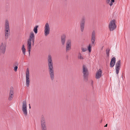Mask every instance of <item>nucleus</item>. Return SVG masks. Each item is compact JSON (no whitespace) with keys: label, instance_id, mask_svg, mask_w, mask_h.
Wrapping results in <instances>:
<instances>
[{"label":"nucleus","instance_id":"obj_34","mask_svg":"<svg viewBox=\"0 0 130 130\" xmlns=\"http://www.w3.org/2000/svg\"><path fill=\"white\" fill-rule=\"evenodd\" d=\"M107 126V124H106V125L104 126L105 127H106Z\"/></svg>","mask_w":130,"mask_h":130},{"label":"nucleus","instance_id":"obj_22","mask_svg":"<svg viewBox=\"0 0 130 130\" xmlns=\"http://www.w3.org/2000/svg\"><path fill=\"white\" fill-rule=\"evenodd\" d=\"M22 50L24 55H25L26 49L25 48L24 45V44H23L22 46Z\"/></svg>","mask_w":130,"mask_h":130},{"label":"nucleus","instance_id":"obj_27","mask_svg":"<svg viewBox=\"0 0 130 130\" xmlns=\"http://www.w3.org/2000/svg\"><path fill=\"white\" fill-rule=\"evenodd\" d=\"M10 35H5V38L6 40H7L9 38Z\"/></svg>","mask_w":130,"mask_h":130},{"label":"nucleus","instance_id":"obj_28","mask_svg":"<svg viewBox=\"0 0 130 130\" xmlns=\"http://www.w3.org/2000/svg\"><path fill=\"white\" fill-rule=\"evenodd\" d=\"M95 41L91 40V44L93 46H94L95 44Z\"/></svg>","mask_w":130,"mask_h":130},{"label":"nucleus","instance_id":"obj_9","mask_svg":"<svg viewBox=\"0 0 130 130\" xmlns=\"http://www.w3.org/2000/svg\"><path fill=\"white\" fill-rule=\"evenodd\" d=\"M22 110L24 115L25 116H27V111L26 103L25 101H23L22 102Z\"/></svg>","mask_w":130,"mask_h":130},{"label":"nucleus","instance_id":"obj_26","mask_svg":"<svg viewBox=\"0 0 130 130\" xmlns=\"http://www.w3.org/2000/svg\"><path fill=\"white\" fill-rule=\"evenodd\" d=\"M81 49L82 52H85L87 50V49L86 48L82 47Z\"/></svg>","mask_w":130,"mask_h":130},{"label":"nucleus","instance_id":"obj_23","mask_svg":"<svg viewBox=\"0 0 130 130\" xmlns=\"http://www.w3.org/2000/svg\"><path fill=\"white\" fill-rule=\"evenodd\" d=\"M110 51V49L108 48H107L106 50V54L107 56H109V52Z\"/></svg>","mask_w":130,"mask_h":130},{"label":"nucleus","instance_id":"obj_3","mask_svg":"<svg viewBox=\"0 0 130 130\" xmlns=\"http://www.w3.org/2000/svg\"><path fill=\"white\" fill-rule=\"evenodd\" d=\"M35 41V36L34 34L32 31H31L29 34V38L27 41V45L31 46V42H32V45H34Z\"/></svg>","mask_w":130,"mask_h":130},{"label":"nucleus","instance_id":"obj_1","mask_svg":"<svg viewBox=\"0 0 130 130\" xmlns=\"http://www.w3.org/2000/svg\"><path fill=\"white\" fill-rule=\"evenodd\" d=\"M47 64L49 73L51 79L52 81L54 78V71L52 58L50 54L48 55L47 57Z\"/></svg>","mask_w":130,"mask_h":130},{"label":"nucleus","instance_id":"obj_24","mask_svg":"<svg viewBox=\"0 0 130 130\" xmlns=\"http://www.w3.org/2000/svg\"><path fill=\"white\" fill-rule=\"evenodd\" d=\"M27 48L28 49L29 55H30L31 50V46L27 45Z\"/></svg>","mask_w":130,"mask_h":130},{"label":"nucleus","instance_id":"obj_18","mask_svg":"<svg viewBox=\"0 0 130 130\" xmlns=\"http://www.w3.org/2000/svg\"><path fill=\"white\" fill-rule=\"evenodd\" d=\"M95 33L94 31H93L91 34V40L95 41Z\"/></svg>","mask_w":130,"mask_h":130},{"label":"nucleus","instance_id":"obj_32","mask_svg":"<svg viewBox=\"0 0 130 130\" xmlns=\"http://www.w3.org/2000/svg\"><path fill=\"white\" fill-rule=\"evenodd\" d=\"M112 3H111L109 5H110V6H112Z\"/></svg>","mask_w":130,"mask_h":130},{"label":"nucleus","instance_id":"obj_11","mask_svg":"<svg viewBox=\"0 0 130 130\" xmlns=\"http://www.w3.org/2000/svg\"><path fill=\"white\" fill-rule=\"evenodd\" d=\"M41 129H47V126L44 118L43 117L41 118Z\"/></svg>","mask_w":130,"mask_h":130},{"label":"nucleus","instance_id":"obj_17","mask_svg":"<svg viewBox=\"0 0 130 130\" xmlns=\"http://www.w3.org/2000/svg\"><path fill=\"white\" fill-rule=\"evenodd\" d=\"M116 58L113 57L111 59L110 63V67L111 68L113 67L114 66L116 62Z\"/></svg>","mask_w":130,"mask_h":130},{"label":"nucleus","instance_id":"obj_33","mask_svg":"<svg viewBox=\"0 0 130 130\" xmlns=\"http://www.w3.org/2000/svg\"><path fill=\"white\" fill-rule=\"evenodd\" d=\"M10 33H7V34H5V35H10Z\"/></svg>","mask_w":130,"mask_h":130},{"label":"nucleus","instance_id":"obj_20","mask_svg":"<svg viewBox=\"0 0 130 130\" xmlns=\"http://www.w3.org/2000/svg\"><path fill=\"white\" fill-rule=\"evenodd\" d=\"M14 65H15V66L14 68V70L16 72L17 71V69L18 68V66L19 64L18 62H15L14 64Z\"/></svg>","mask_w":130,"mask_h":130},{"label":"nucleus","instance_id":"obj_10","mask_svg":"<svg viewBox=\"0 0 130 130\" xmlns=\"http://www.w3.org/2000/svg\"><path fill=\"white\" fill-rule=\"evenodd\" d=\"M26 86L27 87L29 86L30 79L29 77V73L28 68H27L26 73Z\"/></svg>","mask_w":130,"mask_h":130},{"label":"nucleus","instance_id":"obj_12","mask_svg":"<svg viewBox=\"0 0 130 130\" xmlns=\"http://www.w3.org/2000/svg\"><path fill=\"white\" fill-rule=\"evenodd\" d=\"M121 61L118 60L116 63L115 65V69L116 73L118 74L119 73V70L120 69Z\"/></svg>","mask_w":130,"mask_h":130},{"label":"nucleus","instance_id":"obj_29","mask_svg":"<svg viewBox=\"0 0 130 130\" xmlns=\"http://www.w3.org/2000/svg\"><path fill=\"white\" fill-rule=\"evenodd\" d=\"M110 0H106V2L107 3H109L110 2Z\"/></svg>","mask_w":130,"mask_h":130},{"label":"nucleus","instance_id":"obj_13","mask_svg":"<svg viewBox=\"0 0 130 130\" xmlns=\"http://www.w3.org/2000/svg\"><path fill=\"white\" fill-rule=\"evenodd\" d=\"M14 94V92L13 89V87H11L10 88L9 96L8 98V100L11 101L12 100Z\"/></svg>","mask_w":130,"mask_h":130},{"label":"nucleus","instance_id":"obj_25","mask_svg":"<svg viewBox=\"0 0 130 130\" xmlns=\"http://www.w3.org/2000/svg\"><path fill=\"white\" fill-rule=\"evenodd\" d=\"M91 47H92V46L90 44H89L88 47V49L89 51V52L90 53L91 52Z\"/></svg>","mask_w":130,"mask_h":130},{"label":"nucleus","instance_id":"obj_30","mask_svg":"<svg viewBox=\"0 0 130 130\" xmlns=\"http://www.w3.org/2000/svg\"><path fill=\"white\" fill-rule=\"evenodd\" d=\"M91 84L92 85L93 83V81L92 80H91L90 81Z\"/></svg>","mask_w":130,"mask_h":130},{"label":"nucleus","instance_id":"obj_21","mask_svg":"<svg viewBox=\"0 0 130 130\" xmlns=\"http://www.w3.org/2000/svg\"><path fill=\"white\" fill-rule=\"evenodd\" d=\"M38 27V25H37L35 26L33 29V31L35 32V34H37L38 32V29L37 28Z\"/></svg>","mask_w":130,"mask_h":130},{"label":"nucleus","instance_id":"obj_14","mask_svg":"<svg viewBox=\"0 0 130 130\" xmlns=\"http://www.w3.org/2000/svg\"><path fill=\"white\" fill-rule=\"evenodd\" d=\"M71 40L70 39L67 40L66 43V51L68 52L71 49Z\"/></svg>","mask_w":130,"mask_h":130},{"label":"nucleus","instance_id":"obj_2","mask_svg":"<svg viewBox=\"0 0 130 130\" xmlns=\"http://www.w3.org/2000/svg\"><path fill=\"white\" fill-rule=\"evenodd\" d=\"M82 72L84 80L87 82L88 80L89 72L87 67L84 65L83 66Z\"/></svg>","mask_w":130,"mask_h":130},{"label":"nucleus","instance_id":"obj_16","mask_svg":"<svg viewBox=\"0 0 130 130\" xmlns=\"http://www.w3.org/2000/svg\"><path fill=\"white\" fill-rule=\"evenodd\" d=\"M66 38V36L64 34L62 35L61 37V42L62 45H64L65 43Z\"/></svg>","mask_w":130,"mask_h":130},{"label":"nucleus","instance_id":"obj_19","mask_svg":"<svg viewBox=\"0 0 130 130\" xmlns=\"http://www.w3.org/2000/svg\"><path fill=\"white\" fill-rule=\"evenodd\" d=\"M78 58L79 59H84L83 57L82 56L81 53L80 52H79L78 53Z\"/></svg>","mask_w":130,"mask_h":130},{"label":"nucleus","instance_id":"obj_4","mask_svg":"<svg viewBox=\"0 0 130 130\" xmlns=\"http://www.w3.org/2000/svg\"><path fill=\"white\" fill-rule=\"evenodd\" d=\"M7 42L4 41L1 43L0 45V57H2L5 53Z\"/></svg>","mask_w":130,"mask_h":130},{"label":"nucleus","instance_id":"obj_6","mask_svg":"<svg viewBox=\"0 0 130 130\" xmlns=\"http://www.w3.org/2000/svg\"><path fill=\"white\" fill-rule=\"evenodd\" d=\"M4 34H7L10 32L9 22V20L6 19L5 20L4 23Z\"/></svg>","mask_w":130,"mask_h":130},{"label":"nucleus","instance_id":"obj_31","mask_svg":"<svg viewBox=\"0 0 130 130\" xmlns=\"http://www.w3.org/2000/svg\"><path fill=\"white\" fill-rule=\"evenodd\" d=\"M115 2V0H111V3H114Z\"/></svg>","mask_w":130,"mask_h":130},{"label":"nucleus","instance_id":"obj_8","mask_svg":"<svg viewBox=\"0 0 130 130\" xmlns=\"http://www.w3.org/2000/svg\"><path fill=\"white\" fill-rule=\"evenodd\" d=\"M50 28L49 24L48 23H46L44 27V35L47 36L50 34Z\"/></svg>","mask_w":130,"mask_h":130},{"label":"nucleus","instance_id":"obj_37","mask_svg":"<svg viewBox=\"0 0 130 130\" xmlns=\"http://www.w3.org/2000/svg\"><path fill=\"white\" fill-rule=\"evenodd\" d=\"M103 46L102 47V49H101V50H102V49H103Z\"/></svg>","mask_w":130,"mask_h":130},{"label":"nucleus","instance_id":"obj_5","mask_svg":"<svg viewBox=\"0 0 130 130\" xmlns=\"http://www.w3.org/2000/svg\"><path fill=\"white\" fill-rule=\"evenodd\" d=\"M115 21V20L113 19L110 22L108 28L110 31H113L116 28L117 26Z\"/></svg>","mask_w":130,"mask_h":130},{"label":"nucleus","instance_id":"obj_35","mask_svg":"<svg viewBox=\"0 0 130 130\" xmlns=\"http://www.w3.org/2000/svg\"><path fill=\"white\" fill-rule=\"evenodd\" d=\"M47 130V128L46 129H42V130Z\"/></svg>","mask_w":130,"mask_h":130},{"label":"nucleus","instance_id":"obj_7","mask_svg":"<svg viewBox=\"0 0 130 130\" xmlns=\"http://www.w3.org/2000/svg\"><path fill=\"white\" fill-rule=\"evenodd\" d=\"M85 22L86 18L84 17H82L80 21V28L82 32H83L84 30Z\"/></svg>","mask_w":130,"mask_h":130},{"label":"nucleus","instance_id":"obj_15","mask_svg":"<svg viewBox=\"0 0 130 130\" xmlns=\"http://www.w3.org/2000/svg\"><path fill=\"white\" fill-rule=\"evenodd\" d=\"M103 72L100 69H99L97 71L95 76V78L96 79H99L102 76Z\"/></svg>","mask_w":130,"mask_h":130},{"label":"nucleus","instance_id":"obj_36","mask_svg":"<svg viewBox=\"0 0 130 130\" xmlns=\"http://www.w3.org/2000/svg\"><path fill=\"white\" fill-rule=\"evenodd\" d=\"M31 108V107H30V106H29V108Z\"/></svg>","mask_w":130,"mask_h":130}]
</instances>
